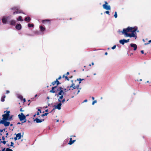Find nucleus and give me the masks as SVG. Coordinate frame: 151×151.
Instances as JSON below:
<instances>
[{"label":"nucleus","instance_id":"nucleus-1","mask_svg":"<svg viewBox=\"0 0 151 151\" xmlns=\"http://www.w3.org/2000/svg\"><path fill=\"white\" fill-rule=\"evenodd\" d=\"M137 29V27H128L126 29H123L122 32V34L125 35L126 37H135L136 39L137 38L136 33Z\"/></svg>","mask_w":151,"mask_h":151},{"label":"nucleus","instance_id":"nucleus-2","mask_svg":"<svg viewBox=\"0 0 151 151\" xmlns=\"http://www.w3.org/2000/svg\"><path fill=\"white\" fill-rule=\"evenodd\" d=\"M79 84L76 86L75 85V84L73 83L70 86L67 87V91L73 90V89H75L76 88L77 89H78L79 88Z\"/></svg>","mask_w":151,"mask_h":151},{"label":"nucleus","instance_id":"nucleus-3","mask_svg":"<svg viewBox=\"0 0 151 151\" xmlns=\"http://www.w3.org/2000/svg\"><path fill=\"white\" fill-rule=\"evenodd\" d=\"M6 112V113L3 114L2 115L3 118H2V120H8L9 117V113H10V111H6L4 112L5 113Z\"/></svg>","mask_w":151,"mask_h":151},{"label":"nucleus","instance_id":"nucleus-4","mask_svg":"<svg viewBox=\"0 0 151 151\" xmlns=\"http://www.w3.org/2000/svg\"><path fill=\"white\" fill-rule=\"evenodd\" d=\"M57 91L58 93L55 94V96L57 95V96H59V95H62L64 93V92L63 91V88L61 87H58L57 89Z\"/></svg>","mask_w":151,"mask_h":151},{"label":"nucleus","instance_id":"nucleus-5","mask_svg":"<svg viewBox=\"0 0 151 151\" xmlns=\"http://www.w3.org/2000/svg\"><path fill=\"white\" fill-rule=\"evenodd\" d=\"M18 116L19 119V120L21 121H23L25 119V120L22 123H24L26 122V116H25L22 113H21V114H19L18 115Z\"/></svg>","mask_w":151,"mask_h":151},{"label":"nucleus","instance_id":"nucleus-6","mask_svg":"<svg viewBox=\"0 0 151 151\" xmlns=\"http://www.w3.org/2000/svg\"><path fill=\"white\" fill-rule=\"evenodd\" d=\"M104 2L105 4L103 5V8L107 10H110L111 7L110 5H108V4L107 2L106 1H105Z\"/></svg>","mask_w":151,"mask_h":151},{"label":"nucleus","instance_id":"nucleus-7","mask_svg":"<svg viewBox=\"0 0 151 151\" xmlns=\"http://www.w3.org/2000/svg\"><path fill=\"white\" fill-rule=\"evenodd\" d=\"M7 120H1L0 121V124H3L5 127H8L10 124V122H7Z\"/></svg>","mask_w":151,"mask_h":151},{"label":"nucleus","instance_id":"nucleus-8","mask_svg":"<svg viewBox=\"0 0 151 151\" xmlns=\"http://www.w3.org/2000/svg\"><path fill=\"white\" fill-rule=\"evenodd\" d=\"M58 88L57 86L52 87L51 90L50 91V92L53 93H57V89Z\"/></svg>","mask_w":151,"mask_h":151},{"label":"nucleus","instance_id":"nucleus-9","mask_svg":"<svg viewBox=\"0 0 151 151\" xmlns=\"http://www.w3.org/2000/svg\"><path fill=\"white\" fill-rule=\"evenodd\" d=\"M129 39H128L127 40H126L125 39H123L120 40L119 41V42L122 45H123L125 43H127L129 42Z\"/></svg>","mask_w":151,"mask_h":151},{"label":"nucleus","instance_id":"nucleus-10","mask_svg":"<svg viewBox=\"0 0 151 151\" xmlns=\"http://www.w3.org/2000/svg\"><path fill=\"white\" fill-rule=\"evenodd\" d=\"M56 83L57 86H58L61 83L58 81V79H56V81L53 82L52 83V84L53 86L55 85Z\"/></svg>","mask_w":151,"mask_h":151},{"label":"nucleus","instance_id":"nucleus-11","mask_svg":"<svg viewBox=\"0 0 151 151\" xmlns=\"http://www.w3.org/2000/svg\"><path fill=\"white\" fill-rule=\"evenodd\" d=\"M23 13L22 10L19 8L17 11H15L13 13V14L14 15L17 14Z\"/></svg>","mask_w":151,"mask_h":151},{"label":"nucleus","instance_id":"nucleus-12","mask_svg":"<svg viewBox=\"0 0 151 151\" xmlns=\"http://www.w3.org/2000/svg\"><path fill=\"white\" fill-rule=\"evenodd\" d=\"M44 121V119H40L38 118H36L34 120V121H36L37 123H41L43 121Z\"/></svg>","mask_w":151,"mask_h":151},{"label":"nucleus","instance_id":"nucleus-13","mask_svg":"<svg viewBox=\"0 0 151 151\" xmlns=\"http://www.w3.org/2000/svg\"><path fill=\"white\" fill-rule=\"evenodd\" d=\"M130 45L131 47L134 48V50H136L137 48V46L136 44H130Z\"/></svg>","mask_w":151,"mask_h":151},{"label":"nucleus","instance_id":"nucleus-14","mask_svg":"<svg viewBox=\"0 0 151 151\" xmlns=\"http://www.w3.org/2000/svg\"><path fill=\"white\" fill-rule=\"evenodd\" d=\"M16 29L18 30L21 29L22 26L20 24H17L16 26Z\"/></svg>","mask_w":151,"mask_h":151},{"label":"nucleus","instance_id":"nucleus-15","mask_svg":"<svg viewBox=\"0 0 151 151\" xmlns=\"http://www.w3.org/2000/svg\"><path fill=\"white\" fill-rule=\"evenodd\" d=\"M61 105L62 104L61 102H60L57 106H55V108L59 110H60L61 109L60 107L61 106Z\"/></svg>","mask_w":151,"mask_h":151},{"label":"nucleus","instance_id":"nucleus-16","mask_svg":"<svg viewBox=\"0 0 151 151\" xmlns=\"http://www.w3.org/2000/svg\"><path fill=\"white\" fill-rule=\"evenodd\" d=\"M76 141V139L72 140V138H70V140L69 142L68 143V144L70 145H71L72 144H73Z\"/></svg>","mask_w":151,"mask_h":151},{"label":"nucleus","instance_id":"nucleus-17","mask_svg":"<svg viewBox=\"0 0 151 151\" xmlns=\"http://www.w3.org/2000/svg\"><path fill=\"white\" fill-rule=\"evenodd\" d=\"M31 18L29 17H26L24 19V20L25 21H27V22H29Z\"/></svg>","mask_w":151,"mask_h":151},{"label":"nucleus","instance_id":"nucleus-18","mask_svg":"<svg viewBox=\"0 0 151 151\" xmlns=\"http://www.w3.org/2000/svg\"><path fill=\"white\" fill-rule=\"evenodd\" d=\"M47 22H48L49 24H50V20L48 19H45L42 21V22L43 24H45Z\"/></svg>","mask_w":151,"mask_h":151},{"label":"nucleus","instance_id":"nucleus-19","mask_svg":"<svg viewBox=\"0 0 151 151\" xmlns=\"http://www.w3.org/2000/svg\"><path fill=\"white\" fill-rule=\"evenodd\" d=\"M21 133H19L16 134V136L18 139H19L21 138Z\"/></svg>","mask_w":151,"mask_h":151},{"label":"nucleus","instance_id":"nucleus-20","mask_svg":"<svg viewBox=\"0 0 151 151\" xmlns=\"http://www.w3.org/2000/svg\"><path fill=\"white\" fill-rule=\"evenodd\" d=\"M40 31L42 32H43L45 30V28L42 25L40 26Z\"/></svg>","mask_w":151,"mask_h":151},{"label":"nucleus","instance_id":"nucleus-21","mask_svg":"<svg viewBox=\"0 0 151 151\" xmlns=\"http://www.w3.org/2000/svg\"><path fill=\"white\" fill-rule=\"evenodd\" d=\"M16 22V21L14 20H12L11 21L10 24L12 25H15Z\"/></svg>","mask_w":151,"mask_h":151},{"label":"nucleus","instance_id":"nucleus-22","mask_svg":"<svg viewBox=\"0 0 151 151\" xmlns=\"http://www.w3.org/2000/svg\"><path fill=\"white\" fill-rule=\"evenodd\" d=\"M2 21L3 23L5 24L7 22V19L5 18H3L2 19Z\"/></svg>","mask_w":151,"mask_h":151},{"label":"nucleus","instance_id":"nucleus-23","mask_svg":"<svg viewBox=\"0 0 151 151\" xmlns=\"http://www.w3.org/2000/svg\"><path fill=\"white\" fill-rule=\"evenodd\" d=\"M63 94L61 95H60V96L59 99H58V101L60 102H61V99H62L63 98Z\"/></svg>","mask_w":151,"mask_h":151},{"label":"nucleus","instance_id":"nucleus-24","mask_svg":"<svg viewBox=\"0 0 151 151\" xmlns=\"http://www.w3.org/2000/svg\"><path fill=\"white\" fill-rule=\"evenodd\" d=\"M17 20L18 21H23V20L22 19V17L21 16L19 17L17 19Z\"/></svg>","mask_w":151,"mask_h":151},{"label":"nucleus","instance_id":"nucleus-25","mask_svg":"<svg viewBox=\"0 0 151 151\" xmlns=\"http://www.w3.org/2000/svg\"><path fill=\"white\" fill-rule=\"evenodd\" d=\"M19 8V7L17 6V7H13V8H12L11 9L12 10H15V11H17V10Z\"/></svg>","mask_w":151,"mask_h":151},{"label":"nucleus","instance_id":"nucleus-26","mask_svg":"<svg viewBox=\"0 0 151 151\" xmlns=\"http://www.w3.org/2000/svg\"><path fill=\"white\" fill-rule=\"evenodd\" d=\"M62 78H65V80H67L68 81H69V78H68V77L67 76H65V75H63V77H62Z\"/></svg>","mask_w":151,"mask_h":151},{"label":"nucleus","instance_id":"nucleus-27","mask_svg":"<svg viewBox=\"0 0 151 151\" xmlns=\"http://www.w3.org/2000/svg\"><path fill=\"white\" fill-rule=\"evenodd\" d=\"M6 97V96L4 95L2 96L1 98V101L2 102H4L5 101L4 99Z\"/></svg>","mask_w":151,"mask_h":151},{"label":"nucleus","instance_id":"nucleus-28","mask_svg":"<svg viewBox=\"0 0 151 151\" xmlns=\"http://www.w3.org/2000/svg\"><path fill=\"white\" fill-rule=\"evenodd\" d=\"M84 80V79L78 78L77 79V80L79 81V84L81 83V81H82Z\"/></svg>","mask_w":151,"mask_h":151},{"label":"nucleus","instance_id":"nucleus-29","mask_svg":"<svg viewBox=\"0 0 151 151\" xmlns=\"http://www.w3.org/2000/svg\"><path fill=\"white\" fill-rule=\"evenodd\" d=\"M28 26L29 27H34V25L33 24H28Z\"/></svg>","mask_w":151,"mask_h":151},{"label":"nucleus","instance_id":"nucleus-30","mask_svg":"<svg viewBox=\"0 0 151 151\" xmlns=\"http://www.w3.org/2000/svg\"><path fill=\"white\" fill-rule=\"evenodd\" d=\"M14 145V143L12 142H11V145H10V146H12L13 147V148H14L15 147V146Z\"/></svg>","mask_w":151,"mask_h":151},{"label":"nucleus","instance_id":"nucleus-31","mask_svg":"<svg viewBox=\"0 0 151 151\" xmlns=\"http://www.w3.org/2000/svg\"><path fill=\"white\" fill-rule=\"evenodd\" d=\"M114 17L115 18H116L117 17V13L116 12H115L114 14Z\"/></svg>","mask_w":151,"mask_h":151},{"label":"nucleus","instance_id":"nucleus-32","mask_svg":"<svg viewBox=\"0 0 151 151\" xmlns=\"http://www.w3.org/2000/svg\"><path fill=\"white\" fill-rule=\"evenodd\" d=\"M48 114V113H45V114H42L41 115V116L42 117H43V116H47Z\"/></svg>","mask_w":151,"mask_h":151},{"label":"nucleus","instance_id":"nucleus-33","mask_svg":"<svg viewBox=\"0 0 151 151\" xmlns=\"http://www.w3.org/2000/svg\"><path fill=\"white\" fill-rule=\"evenodd\" d=\"M6 151H13V150L9 148H7L6 150Z\"/></svg>","mask_w":151,"mask_h":151},{"label":"nucleus","instance_id":"nucleus-34","mask_svg":"<svg viewBox=\"0 0 151 151\" xmlns=\"http://www.w3.org/2000/svg\"><path fill=\"white\" fill-rule=\"evenodd\" d=\"M1 143H2L4 144L5 145L6 143V142L4 140L3 141H1L0 142Z\"/></svg>","mask_w":151,"mask_h":151},{"label":"nucleus","instance_id":"nucleus-35","mask_svg":"<svg viewBox=\"0 0 151 151\" xmlns=\"http://www.w3.org/2000/svg\"><path fill=\"white\" fill-rule=\"evenodd\" d=\"M12 115H11V116H9V118H8V120H10L12 118Z\"/></svg>","mask_w":151,"mask_h":151},{"label":"nucleus","instance_id":"nucleus-36","mask_svg":"<svg viewBox=\"0 0 151 151\" xmlns=\"http://www.w3.org/2000/svg\"><path fill=\"white\" fill-rule=\"evenodd\" d=\"M151 42V40H150L148 41V43H145V45H147L148 44H149Z\"/></svg>","mask_w":151,"mask_h":151},{"label":"nucleus","instance_id":"nucleus-37","mask_svg":"<svg viewBox=\"0 0 151 151\" xmlns=\"http://www.w3.org/2000/svg\"><path fill=\"white\" fill-rule=\"evenodd\" d=\"M97 102V101L96 100H95L94 101H93V102H92V104L93 105L95 103H96Z\"/></svg>","mask_w":151,"mask_h":151},{"label":"nucleus","instance_id":"nucleus-38","mask_svg":"<svg viewBox=\"0 0 151 151\" xmlns=\"http://www.w3.org/2000/svg\"><path fill=\"white\" fill-rule=\"evenodd\" d=\"M105 13H106L107 14H108L109 15H110V14H109V11H106L105 12Z\"/></svg>","mask_w":151,"mask_h":151},{"label":"nucleus","instance_id":"nucleus-39","mask_svg":"<svg viewBox=\"0 0 151 151\" xmlns=\"http://www.w3.org/2000/svg\"><path fill=\"white\" fill-rule=\"evenodd\" d=\"M116 47V45H114L111 47V49L113 50H114L115 48Z\"/></svg>","mask_w":151,"mask_h":151},{"label":"nucleus","instance_id":"nucleus-40","mask_svg":"<svg viewBox=\"0 0 151 151\" xmlns=\"http://www.w3.org/2000/svg\"><path fill=\"white\" fill-rule=\"evenodd\" d=\"M5 129H1L0 130V132H2L3 131H5Z\"/></svg>","mask_w":151,"mask_h":151},{"label":"nucleus","instance_id":"nucleus-41","mask_svg":"<svg viewBox=\"0 0 151 151\" xmlns=\"http://www.w3.org/2000/svg\"><path fill=\"white\" fill-rule=\"evenodd\" d=\"M65 101V99H63L62 101H61V102H62V103H63Z\"/></svg>","mask_w":151,"mask_h":151},{"label":"nucleus","instance_id":"nucleus-42","mask_svg":"<svg viewBox=\"0 0 151 151\" xmlns=\"http://www.w3.org/2000/svg\"><path fill=\"white\" fill-rule=\"evenodd\" d=\"M14 139L15 141L17 140V139H18V138H17V137L16 136L14 138Z\"/></svg>","mask_w":151,"mask_h":151},{"label":"nucleus","instance_id":"nucleus-43","mask_svg":"<svg viewBox=\"0 0 151 151\" xmlns=\"http://www.w3.org/2000/svg\"><path fill=\"white\" fill-rule=\"evenodd\" d=\"M61 76H60L57 79H58V80H60L61 79Z\"/></svg>","mask_w":151,"mask_h":151},{"label":"nucleus","instance_id":"nucleus-44","mask_svg":"<svg viewBox=\"0 0 151 151\" xmlns=\"http://www.w3.org/2000/svg\"><path fill=\"white\" fill-rule=\"evenodd\" d=\"M67 90H66V89L65 88L64 89L63 91L64 92H66L67 91Z\"/></svg>","mask_w":151,"mask_h":151},{"label":"nucleus","instance_id":"nucleus-45","mask_svg":"<svg viewBox=\"0 0 151 151\" xmlns=\"http://www.w3.org/2000/svg\"><path fill=\"white\" fill-rule=\"evenodd\" d=\"M20 111H21V112L24 111V110H22V108H21L20 109Z\"/></svg>","mask_w":151,"mask_h":151},{"label":"nucleus","instance_id":"nucleus-46","mask_svg":"<svg viewBox=\"0 0 151 151\" xmlns=\"http://www.w3.org/2000/svg\"><path fill=\"white\" fill-rule=\"evenodd\" d=\"M9 93V91H8V90H7V91H6V94H8V93Z\"/></svg>","mask_w":151,"mask_h":151},{"label":"nucleus","instance_id":"nucleus-47","mask_svg":"<svg viewBox=\"0 0 151 151\" xmlns=\"http://www.w3.org/2000/svg\"><path fill=\"white\" fill-rule=\"evenodd\" d=\"M5 137L4 136H3L2 137V140H5Z\"/></svg>","mask_w":151,"mask_h":151},{"label":"nucleus","instance_id":"nucleus-48","mask_svg":"<svg viewBox=\"0 0 151 151\" xmlns=\"http://www.w3.org/2000/svg\"><path fill=\"white\" fill-rule=\"evenodd\" d=\"M69 74V72H67V73L65 74L66 75H68Z\"/></svg>","mask_w":151,"mask_h":151},{"label":"nucleus","instance_id":"nucleus-49","mask_svg":"<svg viewBox=\"0 0 151 151\" xmlns=\"http://www.w3.org/2000/svg\"><path fill=\"white\" fill-rule=\"evenodd\" d=\"M141 52L142 54H144V51L143 50H142L141 51Z\"/></svg>","mask_w":151,"mask_h":151},{"label":"nucleus","instance_id":"nucleus-50","mask_svg":"<svg viewBox=\"0 0 151 151\" xmlns=\"http://www.w3.org/2000/svg\"><path fill=\"white\" fill-rule=\"evenodd\" d=\"M87 99H85V100H84V101H83V102H87Z\"/></svg>","mask_w":151,"mask_h":151},{"label":"nucleus","instance_id":"nucleus-51","mask_svg":"<svg viewBox=\"0 0 151 151\" xmlns=\"http://www.w3.org/2000/svg\"><path fill=\"white\" fill-rule=\"evenodd\" d=\"M38 111H40V113H41V110L40 109H38Z\"/></svg>","mask_w":151,"mask_h":151},{"label":"nucleus","instance_id":"nucleus-52","mask_svg":"<svg viewBox=\"0 0 151 151\" xmlns=\"http://www.w3.org/2000/svg\"><path fill=\"white\" fill-rule=\"evenodd\" d=\"M5 148H4L2 150V151H4L5 150Z\"/></svg>","mask_w":151,"mask_h":151},{"label":"nucleus","instance_id":"nucleus-53","mask_svg":"<svg viewBox=\"0 0 151 151\" xmlns=\"http://www.w3.org/2000/svg\"><path fill=\"white\" fill-rule=\"evenodd\" d=\"M79 92H80V90H78V91L77 93H76V94H78Z\"/></svg>","mask_w":151,"mask_h":151},{"label":"nucleus","instance_id":"nucleus-54","mask_svg":"<svg viewBox=\"0 0 151 151\" xmlns=\"http://www.w3.org/2000/svg\"><path fill=\"white\" fill-rule=\"evenodd\" d=\"M92 99L93 100H94V97H92Z\"/></svg>","mask_w":151,"mask_h":151},{"label":"nucleus","instance_id":"nucleus-55","mask_svg":"<svg viewBox=\"0 0 151 151\" xmlns=\"http://www.w3.org/2000/svg\"><path fill=\"white\" fill-rule=\"evenodd\" d=\"M23 101L24 102H25L26 101L25 99H23Z\"/></svg>","mask_w":151,"mask_h":151},{"label":"nucleus","instance_id":"nucleus-56","mask_svg":"<svg viewBox=\"0 0 151 151\" xmlns=\"http://www.w3.org/2000/svg\"><path fill=\"white\" fill-rule=\"evenodd\" d=\"M48 109H46V110H45V112H48Z\"/></svg>","mask_w":151,"mask_h":151},{"label":"nucleus","instance_id":"nucleus-57","mask_svg":"<svg viewBox=\"0 0 151 151\" xmlns=\"http://www.w3.org/2000/svg\"><path fill=\"white\" fill-rule=\"evenodd\" d=\"M107 54H108V53H107V52H106L105 53V55H107Z\"/></svg>","mask_w":151,"mask_h":151},{"label":"nucleus","instance_id":"nucleus-58","mask_svg":"<svg viewBox=\"0 0 151 151\" xmlns=\"http://www.w3.org/2000/svg\"><path fill=\"white\" fill-rule=\"evenodd\" d=\"M36 114L37 115H39V112H37V113Z\"/></svg>","mask_w":151,"mask_h":151},{"label":"nucleus","instance_id":"nucleus-59","mask_svg":"<svg viewBox=\"0 0 151 151\" xmlns=\"http://www.w3.org/2000/svg\"><path fill=\"white\" fill-rule=\"evenodd\" d=\"M6 136H8V132H7L6 134Z\"/></svg>","mask_w":151,"mask_h":151},{"label":"nucleus","instance_id":"nucleus-60","mask_svg":"<svg viewBox=\"0 0 151 151\" xmlns=\"http://www.w3.org/2000/svg\"><path fill=\"white\" fill-rule=\"evenodd\" d=\"M17 124H21V123L19 122L17 123Z\"/></svg>","mask_w":151,"mask_h":151},{"label":"nucleus","instance_id":"nucleus-61","mask_svg":"<svg viewBox=\"0 0 151 151\" xmlns=\"http://www.w3.org/2000/svg\"><path fill=\"white\" fill-rule=\"evenodd\" d=\"M37 96V94H36V95L35 96V98Z\"/></svg>","mask_w":151,"mask_h":151},{"label":"nucleus","instance_id":"nucleus-62","mask_svg":"<svg viewBox=\"0 0 151 151\" xmlns=\"http://www.w3.org/2000/svg\"><path fill=\"white\" fill-rule=\"evenodd\" d=\"M91 64L92 65H93L94 64V63L93 62H92Z\"/></svg>","mask_w":151,"mask_h":151},{"label":"nucleus","instance_id":"nucleus-63","mask_svg":"<svg viewBox=\"0 0 151 151\" xmlns=\"http://www.w3.org/2000/svg\"><path fill=\"white\" fill-rule=\"evenodd\" d=\"M12 125H13V124H10V126H12Z\"/></svg>","mask_w":151,"mask_h":151},{"label":"nucleus","instance_id":"nucleus-64","mask_svg":"<svg viewBox=\"0 0 151 151\" xmlns=\"http://www.w3.org/2000/svg\"><path fill=\"white\" fill-rule=\"evenodd\" d=\"M72 77H73V76H71L70 77V78H72Z\"/></svg>","mask_w":151,"mask_h":151}]
</instances>
